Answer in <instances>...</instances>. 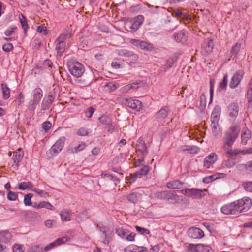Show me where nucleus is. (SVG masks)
Instances as JSON below:
<instances>
[{
    "instance_id": "35",
    "label": "nucleus",
    "mask_w": 252,
    "mask_h": 252,
    "mask_svg": "<svg viewBox=\"0 0 252 252\" xmlns=\"http://www.w3.org/2000/svg\"><path fill=\"white\" fill-rule=\"evenodd\" d=\"M241 43L237 42L232 47L231 50V53L233 57V60L236 57L237 55L239 53L241 50Z\"/></svg>"
},
{
    "instance_id": "46",
    "label": "nucleus",
    "mask_w": 252,
    "mask_h": 252,
    "mask_svg": "<svg viewBox=\"0 0 252 252\" xmlns=\"http://www.w3.org/2000/svg\"><path fill=\"white\" fill-rule=\"evenodd\" d=\"M90 132V131L88 129L85 127H81L77 131V134L80 136H87Z\"/></svg>"
},
{
    "instance_id": "60",
    "label": "nucleus",
    "mask_w": 252,
    "mask_h": 252,
    "mask_svg": "<svg viewBox=\"0 0 252 252\" xmlns=\"http://www.w3.org/2000/svg\"><path fill=\"white\" fill-rule=\"evenodd\" d=\"M94 112V109L92 107H90L85 111V116L88 118H90Z\"/></svg>"
},
{
    "instance_id": "9",
    "label": "nucleus",
    "mask_w": 252,
    "mask_h": 252,
    "mask_svg": "<svg viewBox=\"0 0 252 252\" xmlns=\"http://www.w3.org/2000/svg\"><path fill=\"white\" fill-rule=\"evenodd\" d=\"M12 238L11 233L8 231L0 232V252H6L7 247L5 244L9 243Z\"/></svg>"
},
{
    "instance_id": "33",
    "label": "nucleus",
    "mask_w": 252,
    "mask_h": 252,
    "mask_svg": "<svg viewBox=\"0 0 252 252\" xmlns=\"http://www.w3.org/2000/svg\"><path fill=\"white\" fill-rule=\"evenodd\" d=\"M1 90L3 94V98L7 99L10 97V89L7 84L4 83H1Z\"/></svg>"
},
{
    "instance_id": "45",
    "label": "nucleus",
    "mask_w": 252,
    "mask_h": 252,
    "mask_svg": "<svg viewBox=\"0 0 252 252\" xmlns=\"http://www.w3.org/2000/svg\"><path fill=\"white\" fill-rule=\"evenodd\" d=\"M13 252H23L25 247L23 244H15L12 247Z\"/></svg>"
},
{
    "instance_id": "55",
    "label": "nucleus",
    "mask_w": 252,
    "mask_h": 252,
    "mask_svg": "<svg viewBox=\"0 0 252 252\" xmlns=\"http://www.w3.org/2000/svg\"><path fill=\"white\" fill-rule=\"evenodd\" d=\"M214 84V80L211 79L210 81V100H212L213 95V87Z\"/></svg>"
},
{
    "instance_id": "34",
    "label": "nucleus",
    "mask_w": 252,
    "mask_h": 252,
    "mask_svg": "<svg viewBox=\"0 0 252 252\" xmlns=\"http://www.w3.org/2000/svg\"><path fill=\"white\" fill-rule=\"evenodd\" d=\"M42 97V91L40 88H36L33 91V100L34 101L39 102L41 98Z\"/></svg>"
},
{
    "instance_id": "7",
    "label": "nucleus",
    "mask_w": 252,
    "mask_h": 252,
    "mask_svg": "<svg viewBox=\"0 0 252 252\" xmlns=\"http://www.w3.org/2000/svg\"><path fill=\"white\" fill-rule=\"evenodd\" d=\"M220 113L219 112V108H215L211 115V127L212 131L215 135L219 134L220 128L219 125L220 120Z\"/></svg>"
},
{
    "instance_id": "40",
    "label": "nucleus",
    "mask_w": 252,
    "mask_h": 252,
    "mask_svg": "<svg viewBox=\"0 0 252 252\" xmlns=\"http://www.w3.org/2000/svg\"><path fill=\"white\" fill-rule=\"evenodd\" d=\"M138 84V83L137 82V83H133L132 84H128L126 86H125L121 89L122 92L123 93H128L131 89L137 88V85Z\"/></svg>"
},
{
    "instance_id": "27",
    "label": "nucleus",
    "mask_w": 252,
    "mask_h": 252,
    "mask_svg": "<svg viewBox=\"0 0 252 252\" xmlns=\"http://www.w3.org/2000/svg\"><path fill=\"white\" fill-rule=\"evenodd\" d=\"M180 196L177 195L176 191H168L167 200L171 202H177L180 200Z\"/></svg>"
},
{
    "instance_id": "61",
    "label": "nucleus",
    "mask_w": 252,
    "mask_h": 252,
    "mask_svg": "<svg viewBox=\"0 0 252 252\" xmlns=\"http://www.w3.org/2000/svg\"><path fill=\"white\" fill-rule=\"evenodd\" d=\"M135 228L137 231H138L139 232H140L141 234H144V233L149 234V231L148 230L144 229L141 227L136 226L135 227Z\"/></svg>"
},
{
    "instance_id": "29",
    "label": "nucleus",
    "mask_w": 252,
    "mask_h": 252,
    "mask_svg": "<svg viewBox=\"0 0 252 252\" xmlns=\"http://www.w3.org/2000/svg\"><path fill=\"white\" fill-rule=\"evenodd\" d=\"M53 98L50 96H48L46 98H44L41 103V108L43 110L48 109L52 103L53 102Z\"/></svg>"
},
{
    "instance_id": "3",
    "label": "nucleus",
    "mask_w": 252,
    "mask_h": 252,
    "mask_svg": "<svg viewBox=\"0 0 252 252\" xmlns=\"http://www.w3.org/2000/svg\"><path fill=\"white\" fill-rule=\"evenodd\" d=\"M71 36V34L69 32H64L57 38L55 41V49L57 51V56H61L65 51V43L64 40Z\"/></svg>"
},
{
    "instance_id": "21",
    "label": "nucleus",
    "mask_w": 252,
    "mask_h": 252,
    "mask_svg": "<svg viewBox=\"0 0 252 252\" xmlns=\"http://www.w3.org/2000/svg\"><path fill=\"white\" fill-rule=\"evenodd\" d=\"M252 153V148H250L245 150L234 149L233 150H227V154L230 156H235L238 154L245 155Z\"/></svg>"
},
{
    "instance_id": "2",
    "label": "nucleus",
    "mask_w": 252,
    "mask_h": 252,
    "mask_svg": "<svg viewBox=\"0 0 252 252\" xmlns=\"http://www.w3.org/2000/svg\"><path fill=\"white\" fill-rule=\"evenodd\" d=\"M143 21L144 17L139 15L134 18L127 19L125 22L124 28L126 31L134 32L139 28Z\"/></svg>"
},
{
    "instance_id": "24",
    "label": "nucleus",
    "mask_w": 252,
    "mask_h": 252,
    "mask_svg": "<svg viewBox=\"0 0 252 252\" xmlns=\"http://www.w3.org/2000/svg\"><path fill=\"white\" fill-rule=\"evenodd\" d=\"M239 109L238 104L235 103L230 104L228 107V113L232 118H235L238 114Z\"/></svg>"
},
{
    "instance_id": "25",
    "label": "nucleus",
    "mask_w": 252,
    "mask_h": 252,
    "mask_svg": "<svg viewBox=\"0 0 252 252\" xmlns=\"http://www.w3.org/2000/svg\"><path fill=\"white\" fill-rule=\"evenodd\" d=\"M100 231L102 232L101 235V240L102 242L105 244H108L110 242V238L107 235L106 228L103 226H100L97 225Z\"/></svg>"
},
{
    "instance_id": "26",
    "label": "nucleus",
    "mask_w": 252,
    "mask_h": 252,
    "mask_svg": "<svg viewBox=\"0 0 252 252\" xmlns=\"http://www.w3.org/2000/svg\"><path fill=\"white\" fill-rule=\"evenodd\" d=\"M60 216L62 221H68L70 220L71 212L69 209H63L61 212Z\"/></svg>"
},
{
    "instance_id": "32",
    "label": "nucleus",
    "mask_w": 252,
    "mask_h": 252,
    "mask_svg": "<svg viewBox=\"0 0 252 252\" xmlns=\"http://www.w3.org/2000/svg\"><path fill=\"white\" fill-rule=\"evenodd\" d=\"M140 194L133 192L127 196V199L130 203L134 204L140 199Z\"/></svg>"
},
{
    "instance_id": "16",
    "label": "nucleus",
    "mask_w": 252,
    "mask_h": 252,
    "mask_svg": "<svg viewBox=\"0 0 252 252\" xmlns=\"http://www.w3.org/2000/svg\"><path fill=\"white\" fill-rule=\"evenodd\" d=\"M244 75L243 70H238L232 76L230 83V87L231 88H236L240 83Z\"/></svg>"
},
{
    "instance_id": "52",
    "label": "nucleus",
    "mask_w": 252,
    "mask_h": 252,
    "mask_svg": "<svg viewBox=\"0 0 252 252\" xmlns=\"http://www.w3.org/2000/svg\"><path fill=\"white\" fill-rule=\"evenodd\" d=\"M168 191H161L156 194L157 197L160 199H167Z\"/></svg>"
},
{
    "instance_id": "36",
    "label": "nucleus",
    "mask_w": 252,
    "mask_h": 252,
    "mask_svg": "<svg viewBox=\"0 0 252 252\" xmlns=\"http://www.w3.org/2000/svg\"><path fill=\"white\" fill-rule=\"evenodd\" d=\"M18 188L20 190H24L27 189L34 188L33 184L31 182H23L19 184Z\"/></svg>"
},
{
    "instance_id": "48",
    "label": "nucleus",
    "mask_w": 252,
    "mask_h": 252,
    "mask_svg": "<svg viewBox=\"0 0 252 252\" xmlns=\"http://www.w3.org/2000/svg\"><path fill=\"white\" fill-rule=\"evenodd\" d=\"M99 121L101 123L106 125H109L111 122L110 119L107 116L103 115L100 117L99 119Z\"/></svg>"
},
{
    "instance_id": "20",
    "label": "nucleus",
    "mask_w": 252,
    "mask_h": 252,
    "mask_svg": "<svg viewBox=\"0 0 252 252\" xmlns=\"http://www.w3.org/2000/svg\"><path fill=\"white\" fill-rule=\"evenodd\" d=\"M251 131L247 127H243L241 131V143L245 145L247 144L248 141L251 138Z\"/></svg>"
},
{
    "instance_id": "39",
    "label": "nucleus",
    "mask_w": 252,
    "mask_h": 252,
    "mask_svg": "<svg viewBox=\"0 0 252 252\" xmlns=\"http://www.w3.org/2000/svg\"><path fill=\"white\" fill-rule=\"evenodd\" d=\"M37 209L46 208L49 210H54V207L50 203L46 201L40 202L38 205H37Z\"/></svg>"
},
{
    "instance_id": "56",
    "label": "nucleus",
    "mask_w": 252,
    "mask_h": 252,
    "mask_svg": "<svg viewBox=\"0 0 252 252\" xmlns=\"http://www.w3.org/2000/svg\"><path fill=\"white\" fill-rule=\"evenodd\" d=\"M24 100V96L22 93H20L16 99L18 105H20Z\"/></svg>"
},
{
    "instance_id": "18",
    "label": "nucleus",
    "mask_w": 252,
    "mask_h": 252,
    "mask_svg": "<svg viewBox=\"0 0 252 252\" xmlns=\"http://www.w3.org/2000/svg\"><path fill=\"white\" fill-rule=\"evenodd\" d=\"M221 212L226 215H237L234 202L221 207Z\"/></svg>"
},
{
    "instance_id": "1",
    "label": "nucleus",
    "mask_w": 252,
    "mask_h": 252,
    "mask_svg": "<svg viewBox=\"0 0 252 252\" xmlns=\"http://www.w3.org/2000/svg\"><path fill=\"white\" fill-rule=\"evenodd\" d=\"M240 126L238 124L232 125L226 131L224 136L223 149L227 153V150H233L231 147L238 138L240 131Z\"/></svg>"
},
{
    "instance_id": "6",
    "label": "nucleus",
    "mask_w": 252,
    "mask_h": 252,
    "mask_svg": "<svg viewBox=\"0 0 252 252\" xmlns=\"http://www.w3.org/2000/svg\"><path fill=\"white\" fill-rule=\"evenodd\" d=\"M66 138L64 136L61 137L47 152L48 157L52 158L59 153L64 147Z\"/></svg>"
},
{
    "instance_id": "47",
    "label": "nucleus",
    "mask_w": 252,
    "mask_h": 252,
    "mask_svg": "<svg viewBox=\"0 0 252 252\" xmlns=\"http://www.w3.org/2000/svg\"><path fill=\"white\" fill-rule=\"evenodd\" d=\"M32 196L33 194L32 193H29L25 195L24 203L25 206H31L32 205L31 199Z\"/></svg>"
},
{
    "instance_id": "41",
    "label": "nucleus",
    "mask_w": 252,
    "mask_h": 252,
    "mask_svg": "<svg viewBox=\"0 0 252 252\" xmlns=\"http://www.w3.org/2000/svg\"><path fill=\"white\" fill-rule=\"evenodd\" d=\"M70 240V238L67 236H63L61 238H59L54 241L56 247L61 246L65 244L66 242Z\"/></svg>"
},
{
    "instance_id": "5",
    "label": "nucleus",
    "mask_w": 252,
    "mask_h": 252,
    "mask_svg": "<svg viewBox=\"0 0 252 252\" xmlns=\"http://www.w3.org/2000/svg\"><path fill=\"white\" fill-rule=\"evenodd\" d=\"M177 192L182 193L188 197H190L194 199H198L202 198L206 195L207 190L192 188L187 189L185 190H179Z\"/></svg>"
},
{
    "instance_id": "31",
    "label": "nucleus",
    "mask_w": 252,
    "mask_h": 252,
    "mask_svg": "<svg viewBox=\"0 0 252 252\" xmlns=\"http://www.w3.org/2000/svg\"><path fill=\"white\" fill-rule=\"evenodd\" d=\"M182 151H188L191 154H196L199 151V149L195 146H184L181 147Z\"/></svg>"
},
{
    "instance_id": "11",
    "label": "nucleus",
    "mask_w": 252,
    "mask_h": 252,
    "mask_svg": "<svg viewBox=\"0 0 252 252\" xmlns=\"http://www.w3.org/2000/svg\"><path fill=\"white\" fill-rule=\"evenodd\" d=\"M70 73L76 77L81 76L84 72V67L82 64H68Z\"/></svg>"
},
{
    "instance_id": "19",
    "label": "nucleus",
    "mask_w": 252,
    "mask_h": 252,
    "mask_svg": "<svg viewBox=\"0 0 252 252\" xmlns=\"http://www.w3.org/2000/svg\"><path fill=\"white\" fill-rule=\"evenodd\" d=\"M217 159V156L214 153H211L209 155L207 156L204 159V166L207 168L210 167L214 163Z\"/></svg>"
},
{
    "instance_id": "38",
    "label": "nucleus",
    "mask_w": 252,
    "mask_h": 252,
    "mask_svg": "<svg viewBox=\"0 0 252 252\" xmlns=\"http://www.w3.org/2000/svg\"><path fill=\"white\" fill-rule=\"evenodd\" d=\"M182 184L183 183L181 182H180L178 180H175L168 183L167 184V187L168 188L177 189L181 188Z\"/></svg>"
},
{
    "instance_id": "37",
    "label": "nucleus",
    "mask_w": 252,
    "mask_h": 252,
    "mask_svg": "<svg viewBox=\"0 0 252 252\" xmlns=\"http://www.w3.org/2000/svg\"><path fill=\"white\" fill-rule=\"evenodd\" d=\"M27 252H43L44 250L43 247L41 245H33L29 247L27 250Z\"/></svg>"
},
{
    "instance_id": "53",
    "label": "nucleus",
    "mask_w": 252,
    "mask_h": 252,
    "mask_svg": "<svg viewBox=\"0 0 252 252\" xmlns=\"http://www.w3.org/2000/svg\"><path fill=\"white\" fill-rule=\"evenodd\" d=\"M17 197V194L11 191H9L7 194V198L11 201H15Z\"/></svg>"
},
{
    "instance_id": "23",
    "label": "nucleus",
    "mask_w": 252,
    "mask_h": 252,
    "mask_svg": "<svg viewBox=\"0 0 252 252\" xmlns=\"http://www.w3.org/2000/svg\"><path fill=\"white\" fill-rule=\"evenodd\" d=\"M149 170L148 167L147 166H144L142 167L141 169L133 173L130 179L131 182H134L136 179L139 177L141 175H145L147 174Z\"/></svg>"
},
{
    "instance_id": "30",
    "label": "nucleus",
    "mask_w": 252,
    "mask_h": 252,
    "mask_svg": "<svg viewBox=\"0 0 252 252\" xmlns=\"http://www.w3.org/2000/svg\"><path fill=\"white\" fill-rule=\"evenodd\" d=\"M168 112V107H163L156 114V117L158 119H164L167 117Z\"/></svg>"
},
{
    "instance_id": "15",
    "label": "nucleus",
    "mask_w": 252,
    "mask_h": 252,
    "mask_svg": "<svg viewBox=\"0 0 252 252\" xmlns=\"http://www.w3.org/2000/svg\"><path fill=\"white\" fill-rule=\"evenodd\" d=\"M189 252H211V249L209 246L202 244L190 245L189 248Z\"/></svg>"
},
{
    "instance_id": "14",
    "label": "nucleus",
    "mask_w": 252,
    "mask_h": 252,
    "mask_svg": "<svg viewBox=\"0 0 252 252\" xmlns=\"http://www.w3.org/2000/svg\"><path fill=\"white\" fill-rule=\"evenodd\" d=\"M214 47V43L211 39H207L204 41L201 45V53L204 56H207L210 54Z\"/></svg>"
},
{
    "instance_id": "43",
    "label": "nucleus",
    "mask_w": 252,
    "mask_h": 252,
    "mask_svg": "<svg viewBox=\"0 0 252 252\" xmlns=\"http://www.w3.org/2000/svg\"><path fill=\"white\" fill-rule=\"evenodd\" d=\"M32 191L35 192L38 196L41 197L46 198L49 196V194L48 192L35 188H33L32 189Z\"/></svg>"
},
{
    "instance_id": "12",
    "label": "nucleus",
    "mask_w": 252,
    "mask_h": 252,
    "mask_svg": "<svg viewBox=\"0 0 252 252\" xmlns=\"http://www.w3.org/2000/svg\"><path fill=\"white\" fill-rule=\"evenodd\" d=\"M130 42L133 45L144 50V51H150L153 48L152 44L144 41H140L135 39H131Z\"/></svg>"
},
{
    "instance_id": "54",
    "label": "nucleus",
    "mask_w": 252,
    "mask_h": 252,
    "mask_svg": "<svg viewBox=\"0 0 252 252\" xmlns=\"http://www.w3.org/2000/svg\"><path fill=\"white\" fill-rule=\"evenodd\" d=\"M56 223V221L54 220H47L44 222L45 226L49 228H51L53 225H55Z\"/></svg>"
},
{
    "instance_id": "62",
    "label": "nucleus",
    "mask_w": 252,
    "mask_h": 252,
    "mask_svg": "<svg viewBox=\"0 0 252 252\" xmlns=\"http://www.w3.org/2000/svg\"><path fill=\"white\" fill-rule=\"evenodd\" d=\"M37 31L41 33L46 34V27L43 26H39L37 29Z\"/></svg>"
},
{
    "instance_id": "58",
    "label": "nucleus",
    "mask_w": 252,
    "mask_h": 252,
    "mask_svg": "<svg viewBox=\"0 0 252 252\" xmlns=\"http://www.w3.org/2000/svg\"><path fill=\"white\" fill-rule=\"evenodd\" d=\"M57 247L54 241L50 243L49 245L46 246L44 248H43V250L44 251L47 252L50 251V250L54 249L55 248Z\"/></svg>"
},
{
    "instance_id": "57",
    "label": "nucleus",
    "mask_w": 252,
    "mask_h": 252,
    "mask_svg": "<svg viewBox=\"0 0 252 252\" xmlns=\"http://www.w3.org/2000/svg\"><path fill=\"white\" fill-rule=\"evenodd\" d=\"M13 46L11 43H7L3 45L2 48L4 51L9 52L12 50Z\"/></svg>"
},
{
    "instance_id": "59",
    "label": "nucleus",
    "mask_w": 252,
    "mask_h": 252,
    "mask_svg": "<svg viewBox=\"0 0 252 252\" xmlns=\"http://www.w3.org/2000/svg\"><path fill=\"white\" fill-rule=\"evenodd\" d=\"M51 127V124L48 121L45 122L42 124V128L46 131H47L49 129H50Z\"/></svg>"
},
{
    "instance_id": "13",
    "label": "nucleus",
    "mask_w": 252,
    "mask_h": 252,
    "mask_svg": "<svg viewBox=\"0 0 252 252\" xmlns=\"http://www.w3.org/2000/svg\"><path fill=\"white\" fill-rule=\"evenodd\" d=\"M24 156V152L19 149L17 151L13 153L12 160L11 162V166L14 169H18L19 163L21 161Z\"/></svg>"
},
{
    "instance_id": "44",
    "label": "nucleus",
    "mask_w": 252,
    "mask_h": 252,
    "mask_svg": "<svg viewBox=\"0 0 252 252\" xmlns=\"http://www.w3.org/2000/svg\"><path fill=\"white\" fill-rule=\"evenodd\" d=\"M19 20L21 24L22 27L24 29V32L26 33V30L29 28L27 21L26 20V18L22 14H21L20 15H19Z\"/></svg>"
},
{
    "instance_id": "63",
    "label": "nucleus",
    "mask_w": 252,
    "mask_h": 252,
    "mask_svg": "<svg viewBox=\"0 0 252 252\" xmlns=\"http://www.w3.org/2000/svg\"><path fill=\"white\" fill-rule=\"evenodd\" d=\"M16 28H11V29H7L6 30V31L5 32V34L7 36H10L14 32V30Z\"/></svg>"
},
{
    "instance_id": "22",
    "label": "nucleus",
    "mask_w": 252,
    "mask_h": 252,
    "mask_svg": "<svg viewBox=\"0 0 252 252\" xmlns=\"http://www.w3.org/2000/svg\"><path fill=\"white\" fill-rule=\"evenodd\" d=\"M147 249L144 247H139L135 245H130L124 249V252H146Z\"/></svg>"
},
{
    "instance_id": "4",
    "label": "nucleus",
    "mask_w": 252,
    "mask_h": 252,
    "mask_svg": "<svg viewBox=\"0 0 252 252\" xmlns=\"http://www.w3.org/2000/svg\"><path fill=\"white\" fill-rule=\"evenodd\" d=\"M237 214L247 212L252 206L251 199L248 197H244L234 201Z\"/></svg>"
},
{
    "instance_id": "10",
    "label": "nucleus",
    "mask_w": 252,
    "mask_h": 252,
    "mask_svg": "<svg viewBox=\"0 0 252 252\" xmlns=\"http://www.w3.org/2000/svg\"><path fill=\"white\" fill-rule=\"evenodd\" d=\"M116 234L122 239L127 241H133L135 234L130 232L128 230L123 227H119L116 230Z\"/></svg>"
},
{
    "instance_id": "17",
    "label": "nucleus",
    "mask_w": 252,
    "mask_h": 252,
    "mask_svg": "<svg viewBox=\"0 0 252 252\" xmlns=\"http://www.w3.org/2000/svg\"><path fill=\"white\" fill-rule=\"evenodd\" d=\"M188 235L193 239H200L204 237V232L200 228L191 227L188 230Z\"/></svg>"
},
{
    "instance_id": "50",
    "label": "nucleus",
    "mask_w": 252,
    "mask_h": 252,
    "mask_svg": "<svg viewBox=\"0 0 252 252\" xmlns=\"http://www.w3.org/2000/svg\"><path fill=\"white\" fill-rule=\"evenodd\" d=\"M247 99L248 100H252V79L249 84V89L247 91Z\"/></svg>"
},
{
    "instance_id": "8",
    "label": "nucleus",
    "mask_w": 252,
    "mask_h": 252,
    "mask_svg": "<svg viewBox=\"0 0 252 252\" xmlns=\"http://www.w3.org/2000/svg\"><path fill=\"white\" fill-rule=\"evenodd\" d=\"M121 102L124 105L137 111H139L142 108L141 102L139 100L133 99L131 98H123L121 99Z\"/></svg>"
},
{
    "instance_id": "28",
    "label": "nucleus",
    "mask_w": 252,
    "mask_h": 252,
    "mask_svg": "<svg viewBox=\"0 0 252 252\" xmlns=\"http://www.w3.org/2000/svg\"><path fill=\"white\" fill-rule=\"evenodd\" d=\"M174 38L177 42H185L187 41V36L185 31H182L174 35Z\"/></svg>"
},
{
    "instance_id": "42",
    "label": "nucleus",
    "mask_w": 252,
    "mask_h": 252,
    "mask_svg": "<svg viewBox=\"0 0 252 252\" xmlns=\"http://www.w3.org/2000/svg\"><path fill=\"white\" fill-rule=\"evenodd\" d=\"M86 146V143L84 142H82L79 144H78V145L77 147L70 149V151L72 153H78L84 150Z\"/></svg>"
},
{
    "instance_id": "51",
    "label": "nucleus",
    "mask_w": 252,
    "mask_h": 252,
    "mask_svg": "<svg viewBox=\"0 0 252 252\" xmlns=\"http://www.w3.org/2000/svg\"><path fill=\"white\" fill-rule=\"evenodd\" d=\"M243 185L247 191L252 192V181L244 183Z\"/></svg>"
},
{
    "instance_id": "64",
    "label": "nucleus",
    "mask_w": 252,
    "mask_h": 252,
    "mask_svg": "<svg viewBox=\"0 0 252 252\" xmlns=\"http://www.w3.org/2000/svg\"><path fill=\"white\" fill-rule=\"evenodd\" d=\"M173 13L175 16L178 17H181L183 15V13L180 11L178 9H175L173 10Z\"/></svg>"
},
{
    "instance_id": "49",
    "label": "nucleus",
    "mask_w": 252,
    "mask_h": 252,
    "mask_svg": "<svg viewBox=\"0 0 252 252\" xmlns=\"http://www.w3.org/2000/svg\"><path fill=\"white\" fill-rule=\"evenodd\" d=\"M37 101H34V100H32L29 103L28 109L30 111L33 112L36 109V105L38 104Z\"/></svg>"
}]
</instances>
